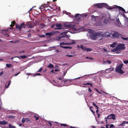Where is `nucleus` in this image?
Returning <instances> with one entry per match:
<instances>
[{
  "mask_svg": "<svg viewBox=\"0 0 128 128\" xmlns=\"http://www.w3.org/2000/svg\"><path fill=\"white\" fill-rule=\"evenodd\" d=\"M116 42H114L112 44L110 45V46L112 48H114L116 46Z\"/></svg>",
  "mask_w": 128,
  "mask_h": 128,
  "instance_id": "6ab92c4d",
  "label": "nucleus"
},
{
  "mask_svg": "<svg viewBox=\"0 0 128 128\" xmlns=\"http://www.w3.org/2000/svg\"><path fill=\"white\" fill-rule=\"evenodd\" d=\"M121 38L122 39L124 40H128V38H125L122 36L121 37Z\"/></svg>",
  "mask_w": 128,
  "mask_h": 128,
  "instance_id": "72a5a7b5",
  "label": "nucleus"
},
{
  "mask_svg": "<svg viewBox=\"0 0 128 128\" xmlns=\"http://www.w3.org/2000/svg\"><path fill=\"white\" fill-rule=\"evenodd\" d=\"M15 23L16 22L14 21H12L11 22V24L10 25V26L12 27H13Z\"/></svg>",
  "mask_w": 128,
  "mask_h": 128,
  "instance_id": "4be33fe9",
  "label": "nucleus"
},
{
  "mask_svg": "<svg viewBox=\"0 0 128 128\" xmlns=\"http://www.w3.org/2000/svg\"><path fill=\"white\" fill-rule=\"evenodd\" d=\"M8 122L4 120L3 121H0V125H5L8 123Z\"/></svg>",
  "mask_w": 128,
  "mask_h": 128,
  "instance_id": "1a4fd4ad",
  "label": "nucleus"
},
{
  "mask_svg": "<svg viewBox=\"0 0 128 128\" xmlns=\"http://www.w3.org/2000/svg\"><path fill=\"white\" fill-rule=\"evenodd\" d=\"M20 57V58L23 59L27 57V56L25 55L21 56Z\"/></svg>",
  "mask_w": 128,
  "mask_h": 128,
  "instance_id": "7c9ffc66",
  "label": "nucleus"
},
{
  "mask_svg": "<svg viewBox=\"0 0 128 128\" xmlns=\"http://www.w3.org/2000/svg\"><path fill=\"white\" fill-rule=\"evenodd\" d=\"M93 105L94 106H95L96 108H98V106H96L94 102H93Z\"/></svg>",
  "mask_w": 128,
  "mask_h": 128,
  "instance_id": "49530a36",
  "label": "nucleus"
},
{
  "mask_svg": "<svg viewBox=\"0 0 128 128\" xmlns=\"http://www.w3.org/2000/svg\"><path fill=\"white\" fill-rule=\"evenodd\" d=\"M116 47L117 49L120 50H124L126 48L124 44H119Z\"/></svg>",
  "mask_w": 128,
  "mask_h": 128,
  "instance_id": "20e7f679",
  "label": "nucleus"
},
{
  "mask_svg": "<svg viewBox=\"0 0 128 128\" xmlns=\"http://www.w3.org/2000/svg\"><path fill=\"white\" fill-rule=\"evenodd\" d=\"M48 67L50 68H53L54 67V66L52 64L50 63L48 65Z\"/></svg>",
  "mask_w": 128,
  "mask_h": 128,
  "instance_id": "412c9836",
  "label": "nucleus"
},
{
  "mask_svg": "<svg viewBox=\"0 0 128 128\" xmlns=\"http://www.w3.org/2000/svg\"><path fill=\"white\" fill-rule=\"evenodd\" d=\"M80 15V14H77L76 15L74 16H73V17H75L76 18H77V17H78V16Z\"/></svg>",
  "mask_w": 128,
  "mask_h": 128,
  "instance_id": "c9c22d12",
  "label": "nucleus"
},
{
  "mask_svg": "<svg viewBox=\"0 0 128 128\" xmlns=\"http://www.w3.org/2000/svg\"><path fill=\"white\" fill-rule=\"evenodd\" d=\"M62 78H58V80H61L62 79Z\"/></svg>",
  "mask_w": 128,
  "mask_h": 128,
  "instance_id": "0e129e2a",
  "label": "nucleus"
},
{
  "mask_svg": "<svg viewBox=\"0 0 128 128\" xmlns=\"http://www.w3.org/2000/svg\"><path fill=\"white\" fill-rule=\"evenodd\" d=\"M94 6H97L98 8H101L103 7H105L107 9L111 10L113 9L114 8L110 7V6H108L107 4L104 3H98L96 4Z\"/></svg>",
  "mask_w": 128,
  "mask_h": 128,
  "instance_id": "f257e3e1",
  "label": "nucleus"
},
{
  "mask_svg": "<svg viewBox=\"0 0 128 128\" xmlns=\"http://www.w3.org/2000/svg\"><path fill=\"white\" fill-rule=\"evenodd\" d=\"M71 81V80H68L66 79H64L63 81L62 82H64L65 84H66L67 83H69V82Z\"/></svg>",
  "mask_w": 128,
  "mask_h": 128,
  "instance_id": "9d476101",
  "label": "nucleus"
},
{
  "mask_svg": "<svg viewBox=\"0 0 128 128\" xmlns=\"http://www.w3.org/2000/svg\"><path fill=\"white\" fill-rule=\"evenodd\" d=\"M89 82H87L86 83H84L83 84L87 85H89Z\"/></svg>",
  "mask_w": 128,
  "mask_h": 128,
  "instance_id": "4d7b16f0",
  "label": "nucleus"
},
{
  "mask_svg": "<svg viewBox=\"0 0 128 128\" xmlns=\"http://www.w3.org/2000/svg\"><path fill=\"white\" fill-rule=\"evenodd\" d=\"M91 16L92 18V20H93V19L94 18V20H95V18L96 17H97L96 16H94V15H92Z\"/></svg>",
  "mask_w": 128,
  "mask_h": 128,
  "instance_id": "2f4dec72",
  "label": "nucleus"
},
{
  "mask_svg": "<svg viewBox=\"0 0 128 128\" xmlns=\"http://www.w3.org/2000/svg\"><path fill=\"white\" fill-rule=\"evenodd\" d=\"M116 20H117V22H118V23H119V22L120 23V21L119 20V19L118 18V19Z\"/></svg>",
  "mask_w": 128,
  "mask_h": 128,
  "instance_id": "bf43d9fd",
  "label": "nucleus"
},
{
  "mask_svg": "<svg viewBox=\"0 0 128 128\" xmlns=\"http://www.w3.org/2000/svg\"><path fill=\"white\" fill-rule=\"evenodd\" d=\"M11 80H9L8 81L7 84H6L5 86V88H8V87L10 85L11 83Z\"/></svg>",
  "mask_w": 128,
  "mask_h": 128,
  "instance_id": "2eb2a0df",
  "label": "nucleus"
},
{
  "mask_svg": "<svg viewBox=\"0 0 128 128\" xmlns=\"http://www.w3.org/2000/svg\"><path fill=\"white\" fill-rule=\"evenodd\" d=\"M125 121H123L122 122V123H121L119 125V126H125Z\"/></svg>",
  "mask_w": 128,
  "mask_h": 128,
  "instance_id": "5701e85b",
  "label": "nucleus"
},
{
  "mask_svg": "<svg viewBox=\"0 0 128 128\" xmlns=\"http://www.w3.org/2000/svg\"><path fill=\"white\" fill-rule=\"evenodd\" d=\"M24 50H23V51H22L20 52V53H24Z\"/></svg>",
  "mask_w": 128,
  "mask_h": 128,
  "instance_id": "680f3d73",
  "label": "nucleus"
},
{
  "mask_svg": "<svg viewBox=\"0 0 128 128\" xmlns=\"http://www.w3.org/2000/svg\"><path fill=\"white\" fill-rule=\"evenodd\" d=\"M26 26V24H25L24 22L21 24L20 25L17 24L15 25L16 28L19 30L20 31L21 30L22 28H24Z\"/></svg>",
  "mask_w": 128,
  "mask_h": 128,
  "instance_id": "7ed1b4c3",
  "label": "nucleus"
},
{
  "mask_svg": "<svg viewBox=\"0 0 128 128\" xmlns=\"http://www.w3.org/2000/svg\"><path fill=\"white\" fill-rule=\"evenodd\" d=\"M60 46L62 48H64L65 49L67 48H70L71 49L72 48V47L69 46Z\"/></svg>",
  "mask_w": 128,
  "mask_h": 128,
  "instance_id": "dca6fc26",
  "label": "nucleus"
},
{
  "mask_svg": "<svg viewBox=\"0 0 128 128\" xmlns=\"http://www.w3.org/2000/svg\"><path fill=\"white\" fill-rule=\"evenodd\" d=\"M109 126V124H106V128H109L108 126Z\"/></svg>",
  "mask_w": 128,
  "mask_h": 128,
  "instance_id": "5fc2aeb1",
  "label": "nucleus"
},
{
  "mask_svg": "<svg viewBox=\"0 0 128 128\" xmlns=\"http://www.w3.org/2000/svg\"><path fill=\"white\" fill-rule=\"evenodd\" d=\"M9 128H16L14 126H12L10 124H9L8 126Z\"/></svg>",
  "mask_w": 128,
  "mask_h": 128,
  "instance_id": "bb28decb",
  "label": "nucleus"
},
{
  "mask_svg": "<svg viewBox=\"0 0 128 128\" xmlns=\"http://www.w3.org/2000/svg\"><path fill=\"white\" fill-rule=\"evenodd\" d=\"M114 70V68L112 67V68H109L108 69H106V71L107 72L108 70V72H111L112 71Z\"/></svg>",
  "mask_w": 128,
  "mask_h": 128,
  "instance_id": "ddd939ff",
  "label": "nucleus"
},
{
  "mask_svg": "<svg viewBox=\"0 0 128 128\" xmlns=\"http://www.w3.org/2000/svg\"><path fill=\"white\" fill-rule=\"evenodd\" d=\"M98 108H96L97 110H96V112L97 114H98Z\"/></svg>",
  "mask_w": 128,
  "mask_h": 128,
  "instance_id": "de8ad7c7",
  "label": "nucleus"
},
{
  "mask_svg": "<svg viewBox=\"0 0 128 128\" xmlns=\"http://www.w3.org/2000/svg\"><path fill=\"white\" fill-rule=\"evenodd\" d=\"M121 52V50H120L117 49L115 53L117 54H120V53Z\"/></svg>",
  "mask_w": 128,
  "mask_h": 128,
  "instance_id": "b1692460",
  "label": "nucleus"
},
{
  "mask_svg": "<svg viewBox=\"0 0 128 128\" xmlns=\"http://www.w3.org/2000/svg\"><path fill=\"white\" fill-rule=\"evenodd\" d=\"M66 56H68V57H73V55H66Z\"/></svg>",
  "mask_w": 128,
  "mask_h": 128,
  "instance_id": "37998d69",
  "label": "nucleus"
},
{
  "mask_svg": "<svg viewBox=\"0 0 128 128\" xmlns=\"http://www.w3.org/2000/svg\"><path fill=\"white\" fill-rule=\"evenodd\" d=\"M20 73V72H18V73L15 74H14V76H17L18 74H19Z\"/></svg>",
  "mask_w": 128,
  "mask_h": 128,
  "instance_id": "052dcab7",
  "label": "nucleus"
},
{
  "mask_svg": "<svg viewBox=\"0 0 128 128\" xmlns=\"http://www.w3.org/2000/svg\"><path fill=\"white\" fill-rule=\"evenodd\" d=\"M80 47L84 51H86V46H84L82 44L81 45Z\"/></svg>",
  "mask_w": 128,
  "mask_h": 128,
  "instance_id": "a211bd4d",
  "label": "nucleus"
},
{
  "mask_svg": "<svg viewBox=\"0 0 128 128\" xmlns=\"http://www.w3.org/2000/svg\"><path fill=\"white\" fill-rule=\"evenodd\" d=\"M46 70V69H45L43 71V72H45Z\"/></svg>",
  "mask_w": 128,
  "mask_h": 128,
  "instance_id": "69168bd1",
  "label": "nucleus"
},
{
  "mask_svg": "<svg viewBox=\"0 0 128 128\" xmlns=\"http://www.w3.org/2000/svg\"><path fill=\"white\" fill-rule=\"evenodd\" d=\"M101 92V93H100V94H102V95H104V94H108V93H106V92H104V91H101V92Z\"/></svg>",
  "mask_w": 128,
  "mask_h": 128,
  "instance_id": "c756f323",
  "label": "nucleus"
},
{
  "mask_svg": "<svg viewBox=\"0 0 128 128\" xmlns=\"http://www.w3.org/2000/svg\"><path fill=\"white\" fill-rule=\"evenodd\" d=\"M3 74V72H2L0 73V76H1Z\"/></svg>",
  "mask_w": 128,
  "mask_h": 128,
  "instance_id": "13d9d810",
  "label": "nucleus"
},
{
  "mask_svg": "<svg viewBox=\"0 0 128 128\" xmlns=\"http://www.w3.org/2000/svg\"><path fill=\"white\" fill-rule=\"evenodd\" d=\"M60 125L64 126H67V125L66 124H61Z\"/></svg>",
  "mask_w": 128,
  "mask_h": 128,
  "instance_id": "58836bf2",
  "label": "nucleus"
},
{
  "mask_svg": "<svg viewBox=\"0 0 128 128\" xmlns=\"http://www.w3.org/2000/svg\"><path fill=\"white\" fill-rule=\"evenodd\" d=\"M54 70H52L51 71H50V72L51 73H52V72H54Z\"/></svg>",
  "mask_w": 128,
  "mask_h": 128,
  "instance_id": "338daca9",
  "label": "nucleus"
},
{
  "mask_svg": "<svg viewBox=\"0 0 128 128\" xmlns=\"http://www.w3.org/2000/svg\"><path fill=\"white\" fill-rule=\"evenodd\" d=\"M55 26L56 27H58V28L57 29H61L62 26V24H55Z\"/></svg>",
  "mask_w": 128,
  "mask_h": 128,
  "instance_id": "9b49d317",
  "label": "nucleus"
},
{
  "mask_svg": "<svg viewBox=\"0 0 128 128\" xmlns=\"http://www.w3.org/2000/svg\"><path fill=\"white\" fill-rule=\"evenodd\" d=\"M88 92H92V90L90 88H88Z\"/></svg>",
  "mask_w": 128,
  "mask_h": 128,
  "instance_id": "6e6d98bb",
  "label": "nucleus"
},
{
  "mask_svg": "<svg viewBox=\"0 0 128 128\" xmlns=\"http://www.w3.org/2000/svg\"><path fill=\"white\" fill-rule=\"evenodd\" d=\"M36 25V24L31 22H28L26 23V25L30 28H33Z\"/></svg>",
  "mask_w": 128,
  "mask_h": 128,
  "instance_id": "39448f33",
  "label": "nucleus"
},
{
  "mask_svg": "<svg viewBox=\"0 0 128 128\" xmlns=\"http://www.w3.org/2000/svg\"><path fill=\"white\" fill-rule=\"evenodd\" d=\"M97 114V115H98V118H99L100 116V114Z\"/></svg>",
  "mask_w": 128,
  "mask_h": 128,
  "instance_id": "3c124183",
  "label": "nucleus"
},
{
  "mask_svg": "<svg viewBox=\"0 0 128 128\" xmlns=\"http://www.w3.org/2000/svg\"><path fill=\"white\" fill-rule=\"evenodd\" d=\"M42 69H43V68L42 67H41L40 68V69L39 70H38V72H40L42 71Z\"/></svg>",
  "mask_w": 128,
  "mask_h": 128,
  "instance_id": "4c0bfd02",
  "label": "nucleus"
},
{
  "mask_svg": "<svg viewBox=\"0 0 128 128\" xmlns=\"http://www.w3.org/2000/svg\"><path fill=\"white\" fill-rule=\"evenodd\" d=\"M11 42H12V43H16V42H16L15 41H14V42H13L12 41H11Z\"/></svg>",
  "mask_w": 128,
  "mask_h": 128,
  "instance_id": "e2e57ef3",
  "label": "nucleus"
},
{
  "mask_svg": "<svg viewBox=\"0 0 128 128\" xmlns=\"http://www.w3.org/2000/svg\"><path fill=\"white\" fill-rule=\"evenodd\" d=\"M88 85H90V86H92V83H91L89 82Z\"/></svg>",
  "mask_w": 128,
  "mask_h": 128,
  "instance_id": "8fccbe9b",
  "label": "nucleus"
},
{
  "mask_svg": "<svg viewBox=\"0 0 128 128\" xmlns=\"http://www.w3.org/2000/svg\"><path fill=\"white\" fill-rule=\"evenodd\" d=\"M76 43V42L74 40L72 41V42H70L69 43H64V42H62L61 43H60V46H62L63 45H68V44H74Z\"/></svg>",
  "mask_w": 128,
  "mask_h": 128,
  "instance_id": "0eeeda50",
  "label": "nucleus"
},
{
  "mask_svg": "<svg viewBox=\"0 0 128 128\" xmlns=\"http://www.w3.org/2000/svg\"><path fill=\"white\" fill-rule=\"evenodd\" d=\"M95 89L96 90V91L97 92H98V93H101V92H99V91H98V89H97L96 88H95Z\"/></svg>",
  "mask_w": 128,
  "mask_h": 128,
  "instance_id": "a18cd8bd",
  "label": "nucleus"
},
{
  "mask_svg": "<svg viewBox=\"0 0 128 128\" xmlns=\"http://www.w3.org/2000/svg\"><path fill=\"white\" fill-rule=\"evenodd\" d=\"M26 120V119L24 118H22V123H24Z\"/></svg>",
  "mask_w": 128,
  "mask_h": 128,
  "instance_id": "f704fd0d",
  "label": "nucleus"
},
{
  "mask_svg": "<svg viewBox=\"0 0 128 128\" xmlns=\"http://www.w3.org/2000/svg\"><path fill=\"white\" fill-rule=\"evenodd\" d=\"M70 128H76L75 127H73L71 126H70Z\"/></svg>",
  "mask_w": 128,
  "mask_h": 128,
  "instance_id": "774afa93",
  "label": "nucleus"
},
{
  "mask_svg": "<svg viewBox=\"0 0 128 128\" xmlns=\"http://www.w3.org/2000/svg\"><path fill=\"white\" fill-rule=\"evenodd\" d=\"M92 50V49L91 48H86V51L88 52V51L91 52Z\"/></svg>",
  "mask_w": 128,
  "mask_h": 128,
  "instance_id": "393cba45",
  "label": "nucleus"
},
{
  "mask_svg": "<svg viewBox=\"0 0 128 128\" xmlns=\"http://www.w3.org/2000/svg\"><path fill=\"white\" fill-rule=\"evenodd\" d=\"M99 35L98 33L94 34L92 36L93 37V38L94 39H95L96 38L97 36Z\"/></svg>",
  "mask_w": 128,
  "mask_h": 128,
  "instance_id": "f3484780",
  "label": "nucleus"
},
{
  "mask_svg": "<svg viewBox=\"0 0 128 128\" xmlns=\"http://www.w3.org/2000/svg\"><path fill=\"white\" fill-rule=\"evenodd\" d=\"M114 8H118V10H121L123 12H124L125 13L126 11L124 9L122 8V7H121L120 6H115V7H114Z\"/></svg>",
  "mask_w": 128,
  "mask_h": 128,
  "instance_id": "6e6552de",
  "label": "nucleus"
},
{
  "mask_svg": "<svg viewBox=\"0 0 128 128\" xmlns=\"http://www.w3.org/2000/svg\"><path fill=\"white\" fill-rule=\"evenodd\" d=\"M120 35V34H118V32H115L114 34H112V36L114 37H118Z\"/></svg>",
  "mask_w": 128,
  "mask_h": 128,
  "instance_id": "f8f14e48",
  "label": "nucleus"
},
{
  "mask_svg": "<svg viewBox=\"0 0 128 128\" xmlns=\"http://www.w3.org/2000/svg\"><path fill=\"white\" fill-rule=\"evenodd\" d=\"M66 72H64V73H63V74L62 76V78H64V76H65V75H66Z\"/></svg>",
  "mask_w": 128,
  "mask_h": 128,
  "instance_id": "79ce46f5",
  "label": "nucleus"
},
{
  "mask_svg": "<svg viewBox=\"0 0 128 128\" xmlns=\"http://www.w3.org/2000/svg\"><path fill=\"white\" fill-rule=\"evenodd\" d=\"M65 26L67 28H70L71 26V25L70 24H65Z\"/></svg>",
  "mask_w": 128,
  "mask_h": 128,
  "instance_id": "473e14b6",
  "label": "nucleus"
},
{
  "mask_svg": "<svg viewBox=\"0 0 128 128\" xmlns=\"http://www.w3.org/2000/svg\"><path fill=\"white\" fill-rule=\"evenodd\" d=\"M48 123L50 125V126H52V123L50 122H48Z\"/></svg>",
  "mask_w": 128,
  "mask_h": 128,
  "instance_id": "864d4df0",
  "label": "nucleus"
},
{
  "mask_svg": "<svg viewBox=\"0 0 128 128\" xmlns=\"http://www.w3.org/2000/svg\"><path fill=\"white\" fill-rule=\"evenodd\" d=\"M44 8H45L43 6H40V9H43V10H44Z\"/></svg>",
  "mask_w": 128,
  "mask_h": 128,
  "instance_id": "c03bdc74",
  "label": "nucleus"
},
{
  "mask_svg": "<svg viewBox=\"0 0 128 128\" xmlns=\"http://www.w3.org/2000/svg\"><path fill=\"white\" fill-rule=\"evenodd\" d=\"M54 32H50L46 33V36H52L54 34Z\"/></svg>",
  "mask_w": 128,
  "mask_h": 128,
  "instance_id": "4468645a",
  "label": "nucleus"
},
{
  "mask_svg": "<svg viewBox=\"0 0 128 128\" xmlns=\"http://www.w3.org/2000/svg\"><path fill=\"white\" fill-rule=\"evenodd\" d=\"M34 118H36V120H38L39 119V116H34Z\"/></svg>",
  "mask_w": 128,
  "mask_h": 128,
  "instance_id": "e433bc0d",
  "label": "nucleus"
},
{
  "mask_svg": "<svg viewBox=\"0 0 128 128\" xmlns=\"http://www.w3.org/2000/svg\"><path fill=\"white\" fill-rule=\"evenodd\" d=\"M114 125L112 124L110 125V128H114Z\"/></svg>",
  "mask_w": 128,
  "mask_h": 128,
  "instance_id": "ea45409f",
  "label": "nucleus"
},
{
  "mask_svg": "<svg viewBox=\"0 0 128 128\" xmlns=\"http://www.w3.org/2000/svg\"><path fill=\"white\" fill-rule=\"evenodd\" d=\"M105 119H112L113 120L116 119L115 115L114 114H111L109 115L107 117L105 118Z\"/></svg>",
  "mask_w": 128,
  "mask_h": 128,
  "instance_id": "423d86ee",
  "label": "nucleus"
},
{
  "mask_svg": "<svg viewBox=\"0 0 128 128\" xmlns=\"http://www.w3.org/2000/svg\"><path fill=\"white\" fill-rule=\"evenodd\" d=\"M123 64H120L116 68L115 70L116 72L120 74H124V72L122 70V68L123 67Z\"/></svg>",
  "mask_w": 128,
  "mask_h": 128,
  "instance_id": "f03ea898",
  "label": "nucleus"
},
{
  "mask_svg": "<svg viewBox=\"0 0 128 128\" xmlns=\"http://www.w3.org/2000/svg\"><path fill=\"white\" fill-rule=\"evenodd\" d=\"M41 74L40 73H36L35 74L34 76H36V75H38L40 76V75Z\"/></svg>",
  "mask_w": 128,
  "mask_h": 128,
  "instance_id": "603ef678",
  "label": "nucleus"
},
{
  "mask_svg": "<svg viewBox=\"0 0 128 128\" xmlns=\"http://www.w3.org/2000/svg\"><path fill=\"white\" fill-rule=\"evenodd\" d=\"M12 65L11 64H6V67L8 68H10L12 66Z\"/></svg>",
  "mask_w": 128,
  "mask_h": 128,
  "instance_id": "cd10ccee",
  "label": "nucleus"
},
{
  "mask_svg": "<svg viewBox=\"0 0 128 128\" xmlns=\"http://www.w3.org/2000/svg\"><path fill=\"white\" fill-rule=\"evenodd\" d=\"M6 30H2L0 31V32L1 33H2L4 35H6Z\"/></svg>",
  "mask_w": 128,
  "mask_h": 128,
  "instance_id": "aec40b11",
  "label": "nucleus"
},
{
  "mask_svg": "<svg viewBox=\"0 0 128 128\" xmlns=\"http://www.w3.org/2000/svg\"><path fill=\"white\" fill-rule=\"evenodd\" d=\"M104 62H106L107 64H110L112 62L109 60H106V61H104Z\"/></svg>",
  "mask_w": 128,
  "mask_h": 128,
  "instance_id": "a878e982",
  "label": "nucleus"
},
{
  "mask_svg": "<svg viewBox=\"0 0 128 128\" xmlns=\"http://www.w3.org/2000/svg\"><path fill=\"white\" fill-rule=\"evenodd\" d=\"M124 63L125 64L128 63V60L124 61Z\"/></svg>",
  "mask_w": 128,
  "mask_h": 128,
  "instance_id": "a19ab883",
  "label": "nucleus"
},
{
  "mask_svg": "<svg viewBox=\"0 0 128 128\" xmlns=\"http://www.w3.org/2000/svg\"><path fill=\"white\" fill-rule=\"evenodd\" d=\"M117 48H116V47L115 48H114L112 49L111 50V51L113 52H115L116 51V50H117Z\"/></svg>",
  "mask_w": 128,
  "mask_h": 128,
  "instance_id": "c85d7f7f",
  "label": "nucleus"
},
{
  "mask_svg": "<svg viewBox=\"0 0 128 128\" xmlns=\"http://www.w3.org/2000/svg\"><path fill=\"white\" fill-rule=\"evenodd\" d=\"M39 36L41 37H45V35H40Z\"/></svg>",
  "mask_w": 128,
  "mask_h": 128,
  "instance_id": "09e8293b",
  "label": "nucleus"
}]
</instances>
